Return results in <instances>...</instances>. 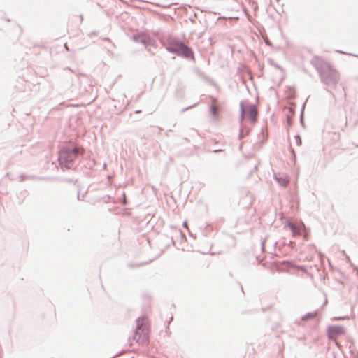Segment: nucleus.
I'll return each instance as SVG.
<instances>
[{
    "label": "nucleus",
    "mask_w": 358,
    "mask_h": 358,
    "mask_svg": "<svg viewBox=\"0 0 358 358\" xmlns=\"http://www.w3.org/2000/svg\"><path fill=\"white\" fill-rule=\"evenodd\" d=\"M310 63L317 71L322 83L331 88L337 86L340 80L339 73L329 62L318 56H315Z\"/></svg>",
    "instance_id": "1"
},
{
    "label": "nucleus",
    "mask_w": 358,
    "mask_h": 358,
    "mask_svg": "<svg viewBox=\"0 0 358 358\" xmlns=\"http://www.w3.org/2000/svg\"><path fill=\"white\" fill-rule=\"evenodd\" d=\"M84 154V149L73 143L62 146L58 153V162L62 171L73 169L79 157Z\"/></svg>",
    "instance_id": "2"
},
{
    "label": "nucleus",
    "mask_w": 358,
    "mask_h": 358,
    "mask_svg": "<svg viewBox=\"0 0 358 358\" xmlns=\"http://www.w3.org/2000/svg\"><path fill=\"white\" fill-rule=\"evenodd\" d=\"M162 43L168 52L187 59L194 60L192 49L183 41L173 37H169L166 41Z\"/></svg>",
    "instance_id": "3"
},
{
    "label": "nucleus",
    "mask_w": 358,
    "mask_h": 358,
    "mask_svg": "<svg viewBox=\"0 0 358 358\" xmlns=\"http://www.w3.org/2000/svg\"><path fill=\"white\" fill-rule=\"evenodd\" d=\"M150 334V327L146 319L143 317H138L132 338L139 345H143L149 341Z\"/></svg>",
    "instance_id": "4"
},
{
    "label": "nucleus",
    "mask_w": 358,
    "mask_h": 358,
    "mask_svg": "<svg viewBox=\"0 0 358 358\" xmlns=\"http://www.w3.org/2000/svg\"><path fill=\"white\" fill-rule=\"evenodd\" d=\"M257 109L254 104L247 102L245 103L244 101L240 103V119L241 121L243 119H248L251 122H255L257 120Z\"/></svg>",
    "instance_id": "5"
},
{
    "label": "nucleus",
    "mask_w": 358,
    "mask_h": 358,
    "mask_svg": "<svg viewBox=\"0 0 358 358\" xmlns=\"http://www.w3.org/2000/svg\"><path fill=\"white\" fill-rule=\"evenodd\" d=\"M260 162L254 155L245 156L241 162L244 171L247 173V178H250L257 170Z\"/></svg>",
    "instance_id": "6"
},
{
    "label": "nucleus",
    "mask_w": 358,
    "mask_h": 358,
    "mask_svg": "<svg viewBox=\"0 0 358 358\" xmlns=\"http://www.w3.org/2000/svg\"><path fill=\"white\" fill-rule=\"evenodd\" d=\"M345 328L340 324H329L327 327L326 334L329 339L333 340L345 334Z\"/></svg>",
    "instance_id": "7"
},
{
    "label": "nucleus",
    "mask_w": 358,
    "mask_h": 358,
    "mask_svg": "<svg viewBox=\"0 0 358 358\" xmlns=\"http://www.w3.org/2000/svg\"><path fill=\"white\" fill-rule=\"evenodd\" d=\"M273 178L277 183L283 187H286L289 182V178L286 174L274 173Z\"/></svg>",
    "instance_id": "8"
},
{
    "label": "nucleus",
    "mask_w": 358,
    "mask_h": 358,
    "mask_svg": "<svg viewBox=\"0 0 358 358\" xmlns=\"http://www.w3.org/2000/svg\"><path fill=\"white\" fill-rule=\"evenodd\" d=\"M132 38L135 42L142 43L145 46L146 41L148 42L150 40V36L143 33H141L134 34L132 36Z\"/></svg>",
    "instance_id": "9"
},
{
    "label": "nucleus",
    "mask_w": 358,
    "mask_h": 358,
    "mask_svg": "<svg viewBox=\"0 0 358 358\" xmlns=\"http://www.w3.org/2000/svg\"><path fill=\"white\" fill-rule=\"evenodd\" d=\"M213 99V102H215V99L214 98H212ZM210 115H211V117L212 118L215 120L217 117V115H218V111H217V106L215 105L214 103H213L211 104V106H210Z\"/></svg>",
    "instance_id": "10"
},
{
    "label": "nucleus",
    "mask_w": 358,
    "mask_h": 358,
    "mask_svg": "<svg viewBox=\"0 0 358 358\" xmlns=\"http://www.w3.org/2000/svg\"><path fill=\"white\" fill-rule=\"evenodd\" d=\"M150 46H152L154 48L157 47V42L153 38H152L150 36L149 41H148V42L146 41V44H145V47L148 50V51L152 52L150 48H149Z\"/></svg>",
    "instance_id": "11"
},
{
    "label": "nucleus",
    "mask_w": 358,
    "mask_h": 358,
    "mask_svg": "<svg viewBox=\"0 0 358 358\" xmlns=\"http://www.w3.org/2000/svg\"><path fill=\"white\" fill-rule=\"evenodd\" d=\"M27 179H30V180H45L47 179V178L43 177V176H38L36 175H28V174H27Z\"/></svg>",
    "instance_id": "12"
},
{
    "label": "nucleus",
    "mask_w": 358,
    "mask_h": 358,
    "mask_svg": "<svg viewBox=\"0 0 358 358\" xmlns=\"http://www.w3.org/2000/svg\"><path fill=\"white\" fill-rule=\"evenodd\" d=\"M314 314L315 313L313 312H308L301 317V320L307 321V320H311L313 318Z\"/></svg>",
    "instance_id": "13"
},
{
    "label": "nucleus",
    "mask_w": 358,
    "mask_h": 358,
    "mask_svg": "<svg viewBox=\"0 0 358 358\" xmlns=\"http://www.w3.org/2000/svg\"><path fill=\"white\" fill-rule=\"evenodd\" d=\"M285 227H288L289 229V230L292 232V234L294 233V231H295L294 227L289 220H286L285 222Z\"/></svg>",
    "instance_id": "14"
},
{
    "label": "nucleus",
    "mask_w": 358,
    "mask_h": 358,
    "mask_svg": "<svg viewBox=\"0 0 358 358\" xmlns=\"http://www.w3.org/2000/svg\"><path fill=\"white\" fill-rule=\"evenodd\" d=\"M296 144L300 146L302 144L301 136H293Z\"/></svg>",
    "instance_id": "15"
},
{
    "label": "nucleus",
    "mask_w": 358,
    "mask_h": 358,
    "mask_svg": "<svg viewBox=\"0 0 358 358\" xmlns=\"http://www.w3.org/2000/svg\"><path fill=\"white\" fill-rule=\"evenodd\" d=\"M19 181L20 182H24L25 180H27V174L22 173L18 176Z\"/></svg>",
    "instance_id": "16"
},
{
    "label": "nucleus",
    "mask_w": 358,
    "mask_h": 358,
    "mask_svg": "<svg viewBox=\"0 0 358 358\" xmlns=\"http://www.w3.org/2000/svg\"><path fill=\"white\" fill-rule=\"evenodd\" d=\"M127 350H120V352H118L117 353H116L114 356H113L112 357L110 358H115V357H117L123 354H124L125 352H127Z\"/></svg>",
    "instance_id": "17"
},
{
    "label": "nucleus",
    "mask_w": 358,
    "mask_h": 358,
    "mask_svg": "<svg viewBox=\"0 0 358 358\" xmlns=\"http://www.w3.org/2000/svg\"><path fill=\"white\" fill-rule=\"evenodd\" d=\"M349 319L348 316H344V317H336L333 318V320H348Z\"/></svg>",
    "instance_id": "18"
},
{
    "label": "nucleus",
    "mask_w": 358,
    "mask_h": 358,
    "mask_svg": "<svg viewBox=\"0 0 358 358\" xmlns=\"http://www.w3.org/2000/svg\"><path fill=\"white\" fill-rule=\"evenodd\" d=\"M196 105H197V103H194V104H193V105H192V106H188V107H187V108H183V109L181 110V112H182V113H184V112H185V111H187V110H189V109H191V108H192L195 107Z\"/></svg>",
    "instance_id": "19"
},
{
    "label": "nucleus",
    "mask_w": 358,
    "mask_h": 358,
    "mask_svg": "<svg viewBox=\"0 0 358 358\" xmlns=\"http://www.w3.org/2000/svg\"><path fill=\"white\" fill-rule=\"evenodd\" d=\"M269 62H270V63H271V64H273V65L276 69H280V70H282V67H280V66L279 65H278L277 64H274V63H273V61L272 59H270V60H269Z\"/></svg>",
    "instance_id": "20"
},
{
    "label": "nucleus",
    "mask_w": 358,
    "mask_h": 358,
    "mask_svg": "<svg viewBox=\"0 0 358 358\" xmlns=\"http://www.w3.org/2000/svg\"><path fill=\"white\" fill-rule=\"evenodd\" d=\"M64 181H66V182H67L72 183V182H76L77 180H74V179H73V178H69V179L66 178V179L64 180Z\"/></svg>",
    "instance_id": "21"
},
{
    "label": "nucleus",
    "mask_w": 358,
    "mask_h": 358,
    "mask_svg": "<svg viewBox=\"0 0 358 358\" xmlns=\"http://www.w3.org/2000/svg\"><path fill=\"white\" fill-rule=\"evenodd\" d=\"M352 144H353L355 147L358 148V138H356V139L352 140Z\"/></svg>",
    "instance_id": "22"
},
{
    "label": "nucleus",
    "mask_w": 358,
    "mask_h": 358,
    "mask_svg": "<svg viewBox=\"0 0 358 358\" xmlns=\"http://www.w3.org/2000/svg\"><path fill=\"white\" fill-rule=\"evenodd\" d=\"M83 197H84V196H82V197L80 196V192H78V195H77V199L78 201H83Z\"/></svg>",
    "instance_id": "23"
},
{
    "label": "nucleus",
    "mask_w": 358,
    "mask_h": 358,
    "mask_svg": "<svg viewBox=\"0 0 358 358\" xmlns=\"http://www.w3.org/2000/svg\"><path fill=\"white\" fill-rule=\"evenodd\" d=\"M261 245H262V250H263L264 248V245H265V241H262Z\"/></svg>",
    "instance_id": "24"
},
{
    "label": "nucleus",
    "mask_w": 358,
    "mask_h": 358,
    "mask_svg": "<svg viewBox=\"0 0 358 358\" xmlns=\"http://www.w3.org/2000/svg\"><path fill=\"white\" fill-rule=\"evenodd\" d=\"M141 264H136V265H135V266H141ZM128 266H129V267H131V268L134 267V264H128Z\"/></svg>",
    "instance_id": "25"
},
{
    "label": "nucleus",
    "mask_w": 358,
    "mask_h": 358,
    "mask_svg": "<svg viewBox=\"0 0 358 358\" xmlns=\"http://www.w3.org/2000/svg\"><path fill=\"white\" fill-rule=\"evenodd\" d=\"M9 180H10V181H14V180H16V177H14V176H10V178H9Z\"/></svg>",
    "instance_id": "26"
},
{
    "label": "nucleus",
    "mask_w": 358,
    "mask_h": 358,
    "mask_svg": "<svg viewBox=\"0 0 358 358\" xmlns=\"http://www.w3.org/2000/svg\"><path fill=\"white\" fill-rule=\"evenodd\" d=\"M169 322H170V321L167 323V325H166V332H169V334H171V332L169 331Z\"/></svg>",
    "instance_id": "27"
},
{
    "label": "nucleus",
    "mask_w": 358,
    "mask_h": 358,
    "mask_svg": "<svg viewBox=\"0 0 358 358\" xmlns=\"http://www.w3.org/2000/svg\"><path fill=\"white\" fill-rule=\"evenodd\" d=\"M353 267H354V270H355V271H356V273H357V275H358V267H357V266H354Z\"/></svg>",
    "instance_id": "28"
},
{
    "label": "nucleus",
    "mask_w": 358,
    "mask_h": 358,
    "mask_svg": "<svg viewBox=\"0 0 358 358\" xmlns=\"http://www.w3.org/2000/svg\"><path fill=\"white\" fill-rule=\"evenodd\" d=\"M353 267H354V270H355V271H356V273H357V275H358V267H357V266H354Z\"/></svg>",
    "instance_id": "29"
},
{
    "label": "nucleus",
    "mask_w": 358,
    "mask_h": 358,
    "mask_svg": "<svg viewBox=\"0 0 358 358\" xmlns=\"http://www.w3.org/2000/svg\"><path fill=\"white\" fill-rule=\"evenodd\" d=\"M353 267H354V270H355V271H356V273H357V275H358V267H357V266H354Z\"/></svg>",
    "instance_id": "30"
},
{
    "label": "nucleus",
    "mask_w": 358,
    "mask_h": 358,
    "mask_svg": "<svg viewBox=\"0 0 358 358\" xmlns=\"http://www.w3.org/2000/svg\"><path fill=\"white\" fill-rule=\"evenodd\" d=\"M353 267H354V270H355V271H356V273H357V275H358V267H357V266H354Z\"/></svg>",
    "instance_id": "31"
},
{
    "label": "nucleus",
    "mask_w": 358,
    "mask_h": 358,
    "mask_svg": "<svg viewBox=\"0 0 358 358\" xmlns=\"http://www.w3.org/2000/svg\"><path fill=\"white\" fill-rule=\"evenodd\" d=\"M182 226H183L184 227H187V221L183 222Z\"/></svg>",
    "instance_id": "32"
},
{
    "label": "nucleus",
    "mask_w": 358,
    "mask_h": 358,
    "mask_svg": "<svg viewBox=\"0 0 358 358\" xmlns=\"http://www.w3.org/2000/svg\"><path fill=\"white\" fill-rule=\"evenodd\" d=\"M336 52L340 53V54H347L345 52H343V51H341V50H337Z\"/></svg>",
    "instance_id": "33"
},
{
    "label": "nucleus",
    "mask_w": 358,
    "mask_h": 358,
    "mask_svg": "<svg viewBox=\"0 0 358 358\" xmlns=\"http://www.w3.org/2000/svg\"><path fill=\"white\" fill-rule=\"evenodd\" d=\"M5 177L8 178L9 179V178H10V173H6Z\"/></svg>",
    "instance_id": "34"
},
{
    "label": "nucleus",
    "mask_w": 358,
    "mask_h": 358,
    "mask_svg": "<svg viewBox=\"0 0 358 358\" xmlns=\"http://www.w3.org/2000/svg\"><path fill=\"white\" fill-rule=\"evenodd\" d=\"M294 244V242H292V241H289V245H291V247H293L292 245Z\"/></svg>",
    "instance_id": "35"
},
{
    "label": "nucleus",
    "mask_w": 358,
    "mask_h": 358,
    "mask_svg": "<svg viewBox=\"0 0 358 358\" xmlns=\"http://www.w3.org/2000/svg\"><path fill=\"white\" fill-rule=\"evenodd\" d=\"M244 136H241V135L238 136L239 140H242L243 137H244Z\"/></svg>",
    "instance_id": "36"
},
{
    "label": "nucleus",
    "mask_w": 358,
    "mask_h": 358,
    "mask_svg": "<svg viewBox=\"0 0 358 358\" xmlns=\"http://www.w3.org/2000/svg\"><path fill=\"white\" fill-rule=\"evenodd\" d=\"M327 92H329L331 94L333 95L332 92L329 90L327 89V87L324 88Z\"/></svg>",
    "instance_id": "37"
},
{
    "label": "nucleus",
    "mask_w": 358,
    "mask_h": 358,
    "mask_svg": "<svg viewBox=\"0 0 358 358\" xmlns=\"http://www.w3.org/2000/svg\"><path fill=\"white\" fill-rule=\"evenodd\" d=\"M318 254L320 257L324 256V255L321 252H319Z\"/></svg>",
    "instance_id": "38"
},
{
    "label": "nucleus",
    "mask_w": 358,
    "mask_h": 358,
    "mask_svg": "<svg viewBox=\"0 0 358 358\" xmlns=\"http://www.w3.org/2000/svg\"><path fill=\"white\" fill-rule=\"evenodd\" d=\"M171 243H172L173 245H175V241L173 240V238H171Z\"/></svg>",
    "instance_id": "39"
},
{
    "label": "nucleus",
    "mask_w": 358,
    "mask_h": 358,
    "mask_svg": "<svg viewBox=\"0 0 358 358\" xmlns=\"http://www.w3.org/2000/svg\"><path fill=\"white\" fill-rule=\"evenodd\" d=\"M327 303V299H325V301H324V306H325Z\"/></svg>",
    "instance_id": "40"
},
{
    "label": "nucleus",
    "mask_w": 358,
    "mask_h": 358,
    "mask_svg": "<svg viewBox=\"0 0 358 358\" xmlns=\"http://www.w3.org/2000/svg\"><path fill=\"white\" fill-rule=\"evenodd\" d=\"M5 20H6V22H10V20L9 18H6V17H5Z\"/></svg>",
    "instance_id": "41"
},
{
    "label": "nucleus",
    "mask_w": 358,
    "mask_h": 358,
    "mask_svg": "<svg viewBox=\"0 0 358 358\" xmlns=\"http://www.w3.org/2000/svg\"><path fill=\"white\" fill-rule=\"evenodd\" d=\"M220 151H222V150H213V152H220Z\"/></svg>",
    "instance_id": "42"
},
{
    "label": "nucleus",
    "mask_w": 358,
    "mask_h": 358,
    "mask_svg": "<svg viewBox=\"0 0 358 358\" xmlns=\"http://www.w3.org/2000/svg\"><path fill=\"white\" fill-rule=\"evenodd\" d=\"M239 134V135L243 134V131H242V130H240V131H239V134Z\"/></svg>",
    "instance_id": "43"
},
{
    "label": "nucleus",
    "mask_w": 358,
    "mask_h": 358,
    "mask_svg": "<svg viewBox=\"0 0 358 358\" xmlns=\"http://www.w3.org/2000/svg\"><path fill=\"white\" fill-rule=\"evenodd\" d=\"M64 48H65L66 50H68V48H67V45H66V43H65V44H64Z\"/></svg>",
    "instance_id": "44"
},
{
    "label": "nucleus",
    "mask_w": 358,
    "mask_h": 358,
    "mask_svg": "<svg viewBox=\"0 0 358 358\" xmlns=\"http://www.w3.org/2000/svg\"><path fill=\"white\" fill-rule=\"evenodd\" d=\"M202 253L203 254L208 253V251H203Z\"/></svg>",
    "instance_id": "45"
},
{
    "label": "nucleus",
    "mask_w": 358,
    "mask_h": 358,
    "mask_svg": "<svg viewBox=\"0 0 358 358\" xmlns=\"http://www.w3.org/2000/svg\"><path fill=\"white\" fill-rule=\"evenodd\" d=\"M241 289L242 292L244 293L243 288V287L241 285Z\"/></svg>",
    "instance_id": "46"
},
{
    "label": "nucleus",
    "mask_w": 358,
    "mask_h": 358,
    "mask_svg": "<svg viewBox=\"0 0 358 358\" xmlns=\"http://www.w3.org/2000/svg\"><path fill=\"white\" fill-rule=\"evenodd\" d=\"M288 140L290 141L289 135H287Z\"/></svg>",
    "instance_id": "47"
},
{
    "label": "nucleus",
    "mask_w": 358,
    "mask_h": 358,
    "mask_svg": "<svg viewBox=\"0 0 358 358\" xmlns=\"http://www.w3.org/2000/svg\"><path fill=\"white\" fill-rule=\"evenodd\" d=\"M173 320V316L171 317L170 321Z\"/></svg>",
    "instance_id": "48"
},
{
    "label": "nucleus",
    "mask_w": 358,
    "mask_h": 358,
    "mask_svg": "<svg viewBox=\"0 0 358 358\" xmlns=\"http://www.w3.org/2000/svg\"><path fill=\"white\" fill-rule=\"evenodd\" d=\"M355 57H358L357 55H355Z\"/></svg>",
    "instance_id": "49"
},
{
    "label": "nucleus",
    "mask_w": 358,
    "mask_h": 358,
    "mask_svg": "<svg viewBox=\"0 0 358 358\" xmlns=\"http://www.w3.org/2000/svg\"><path fill=\"white\" fill-rule=\"evenodd\" d=\"M131 358H134V357H131Z\"/></svg>",
    "instance_id": "50"
}]
</instances>
